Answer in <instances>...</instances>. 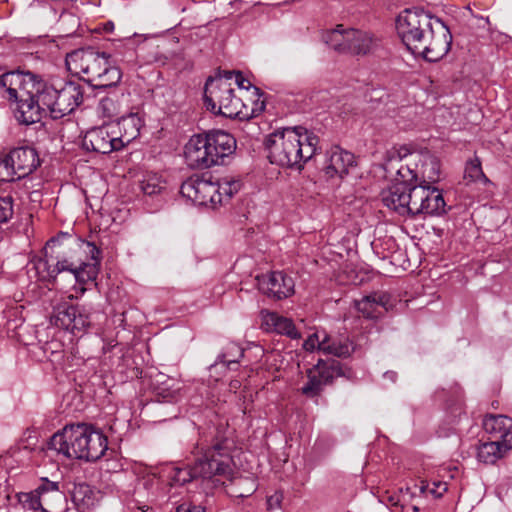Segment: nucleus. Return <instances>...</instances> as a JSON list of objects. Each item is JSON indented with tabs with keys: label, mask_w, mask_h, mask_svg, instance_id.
<instances>
[{
	"label": "nucleus",
	"mask_w": 512,
	"mask_h": 512,
	"mask_svg": "<svg viewBox=\"0 0 512 512\" xmlns=\"http://www.w3.org/2000/svg\"><path fill=\"white\" fill-rule=\"evenodd\" d=\"M0 88L15 102L14 115L22 125H32L49 116L61 119L73 113L84 100V88L75 81H49L30 71L0 75Z\"/></svg>",
	"instance_id": "f257e3e1"
},
{
	"label": "nucleus",
	"mask_w": 512,
	"mask_h": 512,
	"mask_svg": "<svg viewBox=\"0 0 512 512\" xmlns=\"http://www.w3.org/2000/svg\"><path fill=\"white\" fill-rule=\"evenodd\" d=\"M237 449L234 428L223 421L209 425L199 433L192 451L195 455L194 463L186 467L173 468L169 479L175 485H184L199 477H228L233 472V458Z\"/></svg>",
	"instance_id": "f03ea898"
},
{
	"label": "nucleus",
	"mask_w": 512,
	"mask_h": 512,
	"mask_svg": "<svg viewBox=\"0 0 512 512\" xmlns=\"http://www.w3.org/2000/svg\"><path fill=\"white\" fill-rule=\"evenodd\" d=\"M396 31L406 48L427 62L441 60L451 48L449 28L420 7L401 11L396 18Z\"/></svg>",
	"instance_id": "7ed1b4c3"
},
{
	"label": "nucleus",
	"mask_w": 512,
	"mask_h": 512,
	"mask_svg": "<svg viewBox=\"0 0 512 512\" xmlns=\"http://www.w3.org/2000/svg\"><path fill=\"white\" fill-rule=\"evenodd\" d=\"M318 144L319 137L301 126L276 130L265 142L272 164L298 171L316 154Z\"/></svg>",
	"instance_id": "20e7f679"
},
{
	"label": "nucleus",
	"mask_w": 512,
	"mask_h": 512,
	"mask_svg": "<svg viewBox=\"0 0 512 512\" xmlns=\"http://www.w3.org/2000/svg\"><path fill=\"white\" fill-rule=\"evenodd\" d=\"M48 448L68 459L91 462L104 455L108 441L101 431L85 424L68 425L50 438Z\"/></svg>",
	"instance_id": "39448f33"
},
{
	"label": "nucleus",
	"mask_w": 512,
	"mask_h": 512,
	"mask_svg": "<svg viewBox=\"0 0 512 512\" xmlns=\"http://www.w3.org/2000/svg\"><path fill=\"white\" fill-rule=\"evenodd\" d=\"M110 55L93 47L74 50L67 54L66 65L71 72L83 75L94 89L115 87L122 79L118 67L109 63Z\"/></svg>",
	"instance_id": "423d86ee"
},
{
	"label": "nucleus",
	"mask_w": 512,
	"mask_h": 512,
	"mask_svg": "<svg viewBox=\"0 0 512 512\" xmlns=\"http://www.w3.org/2000/svg\"><path fill=\"white\" fill-rule=\"evenodd\" d=\"M236 140L228 132L212 130L191 136L184 148L187 165L192 169H206L224 163L234 153Z\"/></svg>",
	"instance_id": "0eeeda50"
},
{
	"label": "nucleus",
	"mask_w": 512,
	"mask_h": 512,
	"mask_svg": "<svg viewBox=\"0 0 512 512\" xmlns=\"http://www.w3.org/2000/svg\"><path fill=\"white\" fill-rule=\"evenodd\" d=\"M81 245L86 247L85 252L90 255L91 261L63 259L58 260L55 265L51 266L48 260L38 259L34 268L39 279L52 282L59 273L68 271L73 274L76 282L80 285L95 280L99 272L101 251L93 242L83 241Z\"/></svg>",
	"instance_id": "6e6552de"
},
{
	"label": "nucleus",
	"mask_w": 512,
	"mask_h": 512,
	"mask_svg": "<svg viewBox=\"0 0 512 512\" xmlns=\"http://www.w3.org/2000/svg\"><path fill=\"white\" fill-rule=\"evenodd\" d=\"M241 186V181L231 176L222 177L216 182L191 177L182 183L180 193L194 204L215 208L229 202Z\"/></svg>",
	"instance_id": "1a4fd4ad"
},
{
	"label": "nucleus",
	"mask_w": 512,
	"mask_h": 512,
	"mask_svg": "<svg viewBox=\"0 0 512 512\" xmlns=\"http://www.w3.org/2000/svg\"><path fill=\"white\" fill-rule=\"evenodd\" d=\"M232 74L233 72H225L224 77L207 80L204 89L205 106L214 114L227 118H246L247 114L241 116V100L234 95Z\"/></svg>",
	"instance_id": "9d476101"
},
{
	"label": "nucleus",
	"mask_w": 512,
	"mask_h": 512,
	"mask_svg": "<svg viewBox=\"0 0 512 512\" xmlns=\"http://www.w3.org/2000/svg\"><path fill=\"white\" fill-rule=\"evenodd\" d=\"M41 164L37 150L20 146L0 153V181L14 182L31 175Z\"/></svg>",
	"instance_id": "9b49d317"
},
{
	"label": "nucleus",
	"mask_w": 512,
	"mask_h": 512,
	"mask_svg": "<svg viewBox=\"0 0 512 512\" xmlns=\"http://www.w3.org/2000/svg\"><path fill=\"white\" fill-rule=\"evenodd\" d=\"M337 36L342 37V42L334 47L335 50L356 56L372 53L379 43V38L370 31L354 28L344 30L342 25H338L333 31V37Z\"/></svg>",
	"instance_id": "f8f14e48"
},
{
	"label": "nucleus",
	"mask_w": 512,
	"mask_h": 512,
	"mask_svg": "<svg viewBox=\"0 0 512 512\" xmlns=\"http://www.w3.org/2000/svg\"><path fill=\"white\" fill-rule=\"evenodd\" d=\"M113 128L117 126L109 123L88 130L82 139L83 149L101 154L121 150L122 140H117L118 131Z\"/></svg>",
	"instance_id": "ddd939ff"
},
{
	"label": "nucleus",
	"mask_w": 512,
	"mask_h": 512,
	"mask_svg": "<svg viewBox=\"0 0 512 512\" xmlns=\"http://www.w3.org/2000/svg\"><path fill=\"white\" fill-rule=\"evenodd\" d=\"M52 321L55 326L76 337L82 336L90 326L88 315L82 313L76 306L67 303L59 304L54 308Z\"/></svg>",
	"instance_id": "4468645a"
},
{
	"label": "nucleus",
	"mask_w": 512,
	"mask_h": 512,
	"mask_svg": "<svg viewBox=\"0 0 512 512\" xmlns=\"http://www.w3.org/2000/svg\"><path fill=\"white\" fill-rule=\"evenodd\" d=\"M395 306V301L387 292L373 291L361 300L355 301V307L363 317L376 319Z\"/></svg>",
	"instance_id": "2eb2a0df"
},
{
	"label": "nucleus",
	"mask_w": 512,
	"mask_h": 512,
	"mask_svg": "<svg viewBox=\"0 0 512 512\" xmlns=\"http://www.w3.org/2000/svg\"><path fill=\"white\" fill-rule=\"evenodd\" d=\"M356 165L354 155L339 146L332 147L326 155L324 172L328 178H343Z\"/></svg>",
	"instance_id": "dca6fc26"
},
{
	"label": "nucleus",
	"mask_w": 512,
	"mask_h": 512,
	"mask_svg": "<svg viewBox=\"0 0 512 512\" xmlns=\"http://www.w3.org/2000/svg\"><path fill=\"white\" fill-rule=\"evenodd\" d=\"M160 479L155 475H147L137 480L133 493L135 508L142 512L151 509L150 504L159 496Z\"/></svg>",
	"instance_id": "f3484780"
},
{
	"label": "nucleus",
	"mask_w": 512,
	"mask_h": 512,
	"mask_svg": "<svg viewBox=\"0 0 512 512\" xmlns=\"http://www.w3.org/2000/svg\"><path fill=\"white\" fill-rule=\"evenodd\" d=\"M261 327L268 333H277L296 340L301 338V333L296 328L292 319L279 315L276 312L261 310Z\"/></svg>",
	"instance_id": "a211bd4d"
},
{
	"label": "nucleus",
	"mask_w": 512,
	"mask_h": 512,
	"mask_svg": "<svg viewBox=\"0 0 512 512\" xmlns=\"http://www.w3.org/2000/svg\"><path fill=\"white\" fill-rule=\"evenodd\" d=\"M483 428L491 440L512 444V419L504 415H488L483 420Z\"/></svg>",
	"instance_id": "6ab92c4d"
},
{
	"label": "nucleus",
	"mask_w": 512,
	"mask_h": 512,
	"mask_svg": "<svg viewBox=\"0 0 512 512\" xmlns=\"http://www.w3.org/2000/svg\"><path fill=\"white\" fill-rule=\"evenodd\" d=\"M116 125L118 131L117 140H122V148L136 139L140 134V129L144 125L143 119L138 113H130L122 116L117 122L110 123Z\"/></svg>",
	"instance_id": "aec40b11"
},
{
	"label": "nucleus",
	"mask_w": 512,
	"mask_h": 512,
	"mask_svg": "<svg viewBox=\"0 0 512 512\" xmlns=\"http://www.w3.org/2000/svg\"><path fill=\"white\" fill-rule=\"evenodd\" d=\"M54 491L55 500H62V491L59 489V483L50 481L47 478L42 479V483L33 491L27 493H20L18 495L19 502L26 508L37 511L41 508V492Z\"/></svg>",
	"instance_id": "412c9836"
},
{
	"label": "nucleus",
	"mask_w": 512,
	"mask_h": 512,
	"mask_svg": "<svg viewBox=\"0 0 512 512\" xmlns=\"http://www.w3.org/2000/svg\"><path fill=\"white\" fill-rule=\"evenodd\" d=\"M409 185L395 184L390 189L389 194L383 197L384 204L399 213L406 215L408 206Z\"/></svg>",
	"instance_id": "4be33fe9"
},
{
	"label": "nucleus",
	"mask_w": 512,
	"mask_h": 512,
	"mask_svg": "<svg viewBox=\"0 0 512 512\" xmlns=\"http://www.w3.org/2000/svg\"><path fill=\"white\" fill-rule=\"evenodd\" d=\"M512 448V444L503 443L498 440H490L480 445L477 457L480 462L494 464L503 454Z\"/></svg>",
	"instance_id": "5701e85b"
},
{
	"label": "nucleus",
	"mask_w": 512,
	"mask_h": 512,
	"mask_svg": "<svg viewBox=\"0 0 512 512\" xmlns=\"http://www.w3.org/2000/svg\"><path fill=\"white\" fill-rule=\"evenodd\" d=\"M258 288H294V283L291 277L287 276L282 271H271L263 273L255 277Z\"/></svg>",
	"instance_id": "b1692460"
},
{
	"label": "nucleus",
	"mask_w": 512,
	"mask_h": 512,
	"mask_svg": "<svg viewBox=\"0 0 512 512\" xmlns=\"http://www.w3.org/2000/svg\"><path fill=\"white\" fill-rule=\"evenodd\" d=\"M426 199L424 200V211L423 214L430 216H439L446 212V203L443 198L442 192L428 185Z\"/></svg>",
	"instance_id": "393cba45"
},
{
	"label": "nucleus",
	"mask_w": 512,
	"mask_h": 512,
	"mask_svg": "<svg viewBox=\"0 0 512 512\" xmlns=\"http://www.w3.org/2000/svg\"><path fill=\"white\" fill-rule=\"evenodd\" d=\"M428 185H413L409 187L407 215L417 216L423 214L424 200L426 199Z\"/></svg>",
	"instance_id": "a878e982"
},
{
	"label": "nucleus",
	"mask_w": 512,
	"mask_h": 512,
	"mask_svg": "<svg viewBox=\"0 0 512 512\" xmlns=\"http://www.w3.org/2000/svg\"><path fill=\"white\" fill-rule=\"evenodd\" d=\"M313 368L319 374L318 377H320L326 385L331 384L335 378L343 376L341 363L335 359H319Z\"/></svg>",
	"instance_id": "bb28decb"
},
{
	"label": "nucleus",
	"mask_w": 512,
	"mask_h": 512,
	"mask_svg": "<svg viewBox=\"0 0 512 512\" xmlns=\"http://www.w3.org/2000/svg\"><path fill=\"white\" fill-rule=\"evenodd\" d=\"M354 275L348 285L362 286L369 285L371 288L384 286L387 284L388 278L377 271L359 270L353 272Z\"/></svg>",
	"instance_id": "cd10ccee"
},
{
	"label": "nucleus",
	"mask_w": 512,
	"mask_h": 512,
	"mask_svg": "<svg viewBox=\"0 0 512 512\" xmlns=\"http://www.w3.org/2000/svg\"><path fill=\"white\" fill-rule=\"evenodd\" d=\"M319 350L325 354L337 357H348L353 352L352 343L346 339L344 341L330 340L329 336H325L319 344Z\"/></svg>",
	"instance_id": "c85d7f7f"
},
{
	"label": "nucleus",
	"mask_w": 512,
	"mask_h": 512,
	"mask_svg": "<svg viewBox=\"0 0 512 512\" xmlns=\"http://www.w3.org/2000/svg\"><path fill=\"white\" fill-rule=\"evenodd\" d=\"M243 355L244 350L238 344L229 343L225 347V350L217 357V360L212 367H217L219 364H222L228 369H235L232 366L237 365Z\"/></svg>",
	"instance_id": "c756f323"
},
{
	"label": "nucleus",
	"mask_w": 512,
	"mask_h": 512,
	"mask_svg": "<svg viewBox=\"0 0 512 512\" xmlns=\"http://www.w3.org/2000/svg\"><path fill=\"white\" fill-rule=\"evenodd\" d=\"M319 374L314 368L307 371V382L302 386L301 392L308 398H314L319 396L326 384L322 381Z\"/></svg>",
	"instance_id": "7c9ffc66"
},
{
	"label": "nucleus",
	"mask_w": 512,
	"mask_h": 512,
	"mask_svg": "<svg viewBox=\"0 0 512 512\" xmlns=\"http://www.w3.org/2000/svg\"><path fill=\"white\" fill-rule=\"evenodd\" d=\"M99 113L106 118L112 119L117 117L121 111L120 96L113 93L103 97L98 104Z\"/></svg>",
	"instance_id": "2f4dec72"
},
{
	"label": "nucleus",
	"mask_w": 512,
	"mask_h": 512,
	"mask_svg": "<svg viewBox=\"0 0 512 512\" xmlns=\"http://www.w3.org/2000/svg\"><path fill=\"white\" fill-rule=\"evenodd\" d=\"M162 177L157 173H146L140 181V188L145 195H158L165 188Z\"/></svg>",
	"instance_id": "473e14b6"
},
{
	"label": "nucleus",
	"mask_w": 512,
	"mask_h": 512,
	"mask_svg": "<svg viewBox=\"0 0 512 512\" xmlns=\"http://www.w3.org/2000/svg\"><path fill=\"white\" fill-rule=\"evenodd\" d=\"M465 179L470 181H481L484 184L490 183V180L486 177L482 170L481 161L478 157L471 159L467 162L465 167Z\"/></svg>",
	"instance_id": "72a5a7b5"
},
{
	"label": "nucleus",
	"mask_w": 512,
	"mask_h": 512,
	"mask_svg": "<svg viewBox=\"0 0 512 512\" xmlns=\"http://www.w3.org/2000/svg\"><path fill=\"white\" fill-rule=\"evenodd\" d=\"M410 151L406 147H400L388 150L386 152L385 161L383 167L386 172H391L395 168V164H400L402 159L407 157Z\"/></svg>",
	"instance_id": "f704fd0d"
},
{
	"label": "nucleus",
	"mask_w": 512,
	"mask_h": 512,
	"mask_svg": "<svg viewBox=\"0 0 512 512\" xmlns=\"http://www.w3.org/2000/svg\"><path fill=\"white\" fill-rule=\"evenodd\" d=\"M393 170L396 171V175H397L396 180L398 182L396 184H405V185H409V187H410V186L415 185L418 181L417 172L414 169H412L410 167V165H408V164H406V165L395 164V168Z\"/></svg>",
	"instance_id": "c9c22d12"
},
{
	"label": "nucleus",
	"mask_w": 512,
	"mask_h": 512,
	"mask_svg": "<svg viewBox=\"0 0 512 512\" xmlns=\"http://www.w3.org/2000/svg\"><path fill=\"white\" fill-rule=\"evenodd\" d=\"M414 490H419L421 494L430 493L435 498L441 497L447 491V483L442 481H434L431 485L429 483L421 482V485H414Z\"/></svg>",
	"instance_id": "e433bc0d"
},
{
	"label": "nucleus",
	"mask_w": 512,
	"mask_h": 512,
	"mask_svg": "<svg viewBox=\"0 0 512 512\" xmlns=\"http://www.w3.org/2000/svg\"><path fill=\"white\" fill-rule=\"evenodd\" d=\"M14 215V199L10 195H0V225L9 222Z\"/></svg>",
	"instance_id": "4c0bfd02"
},
{
	"label": "nucleus",
	"mask_w": 512,
	"mask_h": 512,
	"mask_svg": "<svg viewBox=\"0 0 512 512\" xmlns=\"http://www.w3.org/2000/svg\"><path fill=\"white\" fill-rule=\"evenodd\" d=\"M411 487H406L405 489H400L399 495H392L388 497V503L392 507H400L401 509H404L408 506V502L412 499L414 496V491Z\"/></svg>",
	"instance_id": "58836bf2"
},
{
	"label": "nucleus",
	"mask_w": 512,
	"mask_h": 512,
	"mask_svg": "<svg viewBox=\"0 0 512 512\" xmlns=\"http://www.w3.org/2000/svg\"><path fill=\"white\" fill-rule=\"evenodd\" d=\"M54 491H43L40 494L41 498V506L48 507L51 510H58L59 508H62L65 504L66 497L64 493L62 492V500H55L54 498Z\"/></svg>",
	"instance_id": "ea45409f"
},
{
	"label": "nucleus",
	"mask_w": 512,
	"mask_h": 512,
	"mask_svg": "<svg viewBox=\"0 0 512 512\" xmlns=\"http://www.w3.org/2000/svg\"><path fill=\"white\" fill-rule=\"evenodd\" d=\"M423 167V176L427 177L430 182H436L439 179V162L436 158H430Z\"/></svg>",
	"instance_id": "a19ab883"
},
{
	"label": "nucleus",
	"mask_w": 512,
	"mask_h": 512,
	"mask_svg": "<svg viewBox=\"0 0 512 512\" xmlns=\"http://www.w3.org/2000/svg\"><path fill=\"white\" fill-rule=\"evenodd\" d=\"M71 236L69 233L67 232H60L58 233L56 236L50 238L47 243H46V246L44 248V252H45V258L46 260L49 261L48 257H49V254H48V249L49 248H52L58 244H62L63 240H66V239H70Z\"/></svg>",
	"instance_id": "79ce46f5"
},
{
	"label": "nucleus",
	"mask_w": 512,
	"mask_h": 512,
	"mask_svg": "<svg viewBox=\"0 0 512 512\" xmlns=\"http://www.w3.org/2000/svg\"><path fill=\"white\" fill-rule=\"evenodd\" d=\"M283 498L284 496L281 491H275L272 495L267 497V509L275 510L281 508Z\"/></svg>",
	"instance_id": "37998d69"
},
{
	"label": "nucleus",
	"mask_w": 512,
	"mask_h": 512,
	"mask_svg": "<svg viewBox=\"0 0 512 512\" xmlns=\"http://www.w3.org/2000/svg\"><path fill=\"white\" fill-rule=\"evenodd\" d=\"M175 512H206V509L201 505H197L191 501H186L178 505Z\"/></svg>",
	"instance_id": "c03bdc74"
},
{
	"label": "nucleus",
	"mask_w": 512,
	"mask_h": 512,
	"mask_svg": "<svg viewBox=\"0 0 512 512\" xmlns=\"http://www.w3.org/2000/svg\"><path fill=\"white\" fill-rule=\"evenodd\" d=\"M91 489H90V486L87 485V484H79L78 486L75 487L74 489V492H73V499L74 501H85V498L91 494Z\"/></svg>",
	"instance_id": "a18cd8bd"
},
{
	"label": "nucleus",
	"mask_w": 512,
	"mask_h": 512,
	"mask_svg": "<svg viewBox=\"0 0 512 512\" xmlns=\"http://www.w3.org/2000/svg\"><path fill=\"white\" fill-rule=\"evenodd\" d=\"M295 290H266V296L273 300H282L294 295Z\"/></svg>",
	"instance_id": "49530a36"
},
{
	"label": "nucleus",
	"mask_w": 512,
	"mask_h": 512,
	"mask_svg": "<svg viewBox=\"0 0 512 512\" xmlns=\"http://www.w3.org/2000/svg\"><path fill=\"white\" fill-rule=\"evenodd\" d=\"M319 344H321V340H319L318 334L314 333L310 335L303 343V348L306 351H314L315 349L319 350Z\"/></svg>",
	"instance_id": "de8ad7c7"
},
{
	"label": "nucleus",
	"mask_w": 512,
	"mask_h": 512,
	"mask_svg": "<svg viewBox=\"0 0 512 512\" xmlns=\"http://www.w3.org/2000/svg\"><path fill=\"white\" fill-rule=\"evenodd\" d=\"M232 79L235 78V84L242 89L248 90L250 87H252V84L244 78L242 73L240 71H232Z\"/></svg>",
	"instance_id": "09e8293b"
},
{
	"label": "nucleus",
	"mask_w": 512,
	"mask_h": 512,
	"mask_svg": "<svg viewBox=\"0 0 512 512\" xmlns=\"http://www.w3.org/2000/svg\"><path fill=\"white\" fill-rule=\"evenodd\" d=\"M255 105H256V107L252 109V116L260 114L265 108L264 101H261L260 104H258V102H257Z\"/></svg>",
	"instance_id": "8fccbe9b"
},
{
	"label": "nucleus",
	"mask_w": 512,
	"mask_h": 512,
	"mask_svg": "<svg viewBox=\"0 0 512 512\" xmlns=\"http://www.w3.org/2000/svg\"><path fill=\"white\" fill-rule=\"evenodd\" d=\"M52 346L57 348L59 346V344L58 343H54V342H52L50 344L47 343L46 346L44 347V352L46 353L48 351V348H52Z\"/></svg>",
	"instance_id": "3c124183"
},
{
	"label": "nucleus",
	"mask_w": 512,
	"mask_h": 512,
	"mask_svg": "<svg viewBox=\"0 0 512 512\" xmlns=\"http://www.w3.org/2000/svg\"><path fill=\"white\" fill-rule=\"evenodd\" d=\"M113 28H114V24H113L112 22H108V23H106V24H105V30H106L107 32L112 31V30H113Z\"/></svg>",
	"instance_id": "603ef678"
},
{
	"label": "nucleus",
	"mask_w": 512,
	"mask_h": 512,
	"mask_svg": "<svg viewBox=\"0 0 512 512\" xmlns=\"http://www.w3.org/2000/svg\"><path fill=\"white\" fill-rule=\"evenodd\" d=\"M18 292H19V295H18V293H15V294H14V299H15L16 301H21L22 296H23V292H22V290H19Z\"/></svg>",
	"instance_id": "864d4df0"
},
{
	"label": "nucleus",
	"mask_w": 512,
	"mask_h": 512,
	"mask_svg": "<svg viewBox=\"0 0 512 512\" xmlns=\"http://www.w3.org/2000/svg\"><path fill=\"white\" fill-rule=\"evenodd\" d=\"M115 346H103V353L106 354L108 351H110L112 348H114Z\"/></svg>",
	"instance_id": "5fc2aeb1"
},
{
	"label": "nucleus",
	"mask_w": 512,
	"mask_h": 512,
	"mask_svg": "<svg viewBox=\"0 0 512 512\" xmlns=\"http://www.w3.org/2000/svg\"><path fill=\"white\" fill-rule=\"evenodd\" d=\"M51 356H54L55 358H57L58 356H60V352H58V351H56V350L52 349V350H51Z\"/></svg>",
	"instance_id": "6e6d98bb"
},
{
	"label": "nucleus",
	"mask_w": 512,
	"mask_h": 512,
	"mask_svg": "<svg viewBox=\"0 0 512 512\" xmlns=\"http://www.w3.org/2000/svg\"><path fill=\"white\" fill-rule=\"evenodd\" d=\"M410 508L413 512H418L420 509L417 505H411Z\"/></svg>",
	"instance_id": "4d7b16f0"
},
{
	"label": "nucleus",
	"mask_w": 512,
	"mask_h": 512,
	"mask_svg": "<svg viewBox=\"0 0 512 512\" xmlns=\"http://www.w3.org/2000/svg\"><path fill=\"white\" fill-rule=\"evenodd\" d=\"M253 88H254L255 94H257L258 96L262 95L259 88H257V87H253Z\"/></svg>",
	"instance_id": "13d9d810"
},
{
	"label": "nucleus",
	"mask_w": 512,
	"mask_h": 512,
	"mask_svg": "<svg viewBox=\"0 0 512 512\" xmlns=\"http://www.w3.org/2000/svg\"><path fill=\"white\" fill-rule=\"evenodd\" d=\"M388 374L390 375L391 379H393L396 376V374L394 372H390V373L387 372L386 375H388Z\"/></svg>",
	"instance_id": "bf43d9fd"
}]
</instances>
